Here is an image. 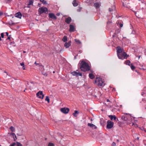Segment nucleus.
Listing matches in <instances>:
<instances>
[{"label":"nucleus","mask_w":146,"mask_h":146,"mask_svg":"<svg viewBox=\"0 0 146 146\" xmlns=\"http://www.w3.org/2000/svg\"><path fill=\"white\" fill-rule=\"evenodd\" d=\"M48 11L47 9L45 7H41L38 9V11L40 14L43 13H46Z\"/></svg>","instance_id":"obj_4"},{"label":"nucleus","mask_w":146,"mask_h":146,"mask_svg":"<svg viewBox=\"0 0 146 146\" xmlns=\"http://www.w3.org/2000/svg\"><path fill=\"white\" fill-rule=\"evenodd\" d=\"M142 100L143 101H144V100H145V99H143Z\"/></svg>","instance_id":"obj_55"},{"label":"nucleus","mask_w":146,"mask_h":146,"mask_svg":"<svg viewBox=\"0 0 146 146\" xmlns=\"http://www.w3.org/2000/svg\"><path fill=\"white\" fill-rule=\"evenodd\" d=\"M74 26L72 25H70V29L69 31L70 32H73L74 31Z\"/></svg>","instance_id":"obj_17"},{"label":"nucleus","mask_w":146,"mask_h":146,"mask_svg":"<svg viewBox=\"0 0 146 146\" xmlns=\"http://www.w3.org/2000/svg\"><path fill=\"white\" fill-rule=\"evenodd\" d=\"M141 49V51L144 52L145 53V48H140Z\"/></svg>","instance_id":"obj_33"},{"label":"nucleus","mask_w":146,"mask_h":146,"mask_svg":"<svg viewBox=\"0 0 146 146\" xmlns=\"http://www.w3.org/2000/svg\"><path fill=\"white\" fill-rule=\"evenodd\" d=\"M123 26V25L122 24H120V27H122Z\"/></svg>","instance_id":"obj_46"},{"label":"nucleus","mask_w":146,"mask_h":146,"mask_svg":"<svg viewBox=\"0 0 146 146\" xmlns=\"http://www.w3.org/2000/svg\"><path fill=\"white\" fill-rule=\"evenodd\" d=\"M71 45V41H69L68 42H66L64 44V46L66 48H68Z\"/></svg>","instance_id":"obj_15"},{"label":"nucleus","mask_w":146,"mask_h":146,"mask_svg":"<svg viewBox=\"0 0 146 146\" xmlns=\"http://www.w3.org/2000/svg\"><path fill=\"white\" fill-rule=\"evenodd\" d=\"M39 67H40V68H39V69L41 70L42 72L44 70V66H42L41 64Z\"/></svg>","instance_id":"obj_24"},{"label":"nucleus","mask_w":146,"mask_h":146,"mask_svg":"<svg viewBox=\"0 0 146 146\" xmlns=\"http://www.w3.org/2000/svg\"><path fill=\"white\" fill-rule=\"evenodd\" d=\"M23 70H25V66L24 65V66H23Z\"/></svg>","instance_id":"obj_47"},{"label":"nucleus","mask_w":146,"mask_h":146,"mask_svg":"<svg viewBox=\"0 0 146 146\" xmlns=\"http://www.w3.org/2000/svg\"><path fill=\"white\" fill-rule=\"evenodd\" d=\"M12 44H13V45H12L13 46H15V45L14 44L15 43H14V42H12L10 44L11 45H12Z\"/></svg>","instance_id":"obj_43"},{"label":"nucleus","mask_w":146,"mask_h":146,"mask_svg":"<svg viewBox=\"0 0 146 146\" xmlns=\"http://www.w3.org/2000/svg\"><path fill=\"white\" fill-rule=\"evenodd\" d=\"M125 63L126 64L129 66L130 64V61L129 60H126V61H125Z\"/></svg>","instance_id":"obj_29"},{"label":"nucleus","mask_w":146,"mask_h":146,"mask_svg":"<svg viewBox=\"0 0 146 146\" xmlns=\"http://www.w3.org/2000/svg\"><path fill=\"white\" fill-rule=\"evenodd\" d=\"M10 135L13 137L14 141H15L17 139V137L15 133H10Z\"/></svg>","instance_id":"obj_11"},{"label":"nucleus","mask_w":146,"mask_h":146,"mask_svg":"<svg viewBox=\"0 0 146 146\" xmlns=\"http://www.w3.org/2000/svg\"><path fill=\"white\" fill-rule=\"evenodd\" d=\"M117 55L118 54L123 52V50L121 49L120 46H117Z\"/></svg>","instance_id":"obj_10"},{"label":"nucleus","mask_w":146,"mask_h":146,"mask_svg":"<svg viewBox=\"0 0 146 146\" xmlns=\"http://www.w3.org/2000/svg\"><path fill=\"white\" fill-rule=\"evenodd\" d=\"M60 111L63 113H67L69 111V109L68 108H61Z\"/></svg>","instance_id":"obj_7"},{"label":"nucleus","mask_w":146,"mask_h":146,"mask_svg":"<svg viewBox=\"0 0 146 146\" xmlns=\"http://www.w3.org/2000/svg\"><path fill=\"white\" fill-rule=\"evenodd\" d=\"M62 40L64 42H66L67 41V37L66 36H64L63 37Z\"/></svg>","instance_id":"obj_25"},{"label":"nucleus","mask_w":146,"mask_h":146,"mask_svg":"<svg viewBox=\"0 0 146 146\" xmlns=\"http://www.w3.org/2000/svg\"><path fill=\"white\" fill-rule=\"evenodd\" d=\"M42 74L43 75L46 76L47 75V74L46 72H42Z\"/></svg>","instance_id":"obj_40"},{"label":"nucleus","mask_w":146,"mask_h":146,"mask_svg":"<svg viewBox=\"0 0 146 146\" xmlns=\"http://www.w3.org/2000/svg\"><path fill=\"white\" fill-rule=\"evenodd\" d=\"M117 55L119 59L122 60H123L124 59H127V57L129 56V55H127L126 52H125L118 54Z\"/></svg>","instance_id":"obj_3"},{"label":"nucleus","mask_w":146,"mask_h":146,"mask_svg":"<svg viewBox=\"0 0 146 146\" xmlns=\"http://www.w3.org/2000/svg\"><path fill=\"white\" fill-rule=\"evenodd\" d=\"M11 23L10 22V25H14L15 24V23H14L11 20Z\"/></svg>","instance_id":"obj_32"},{"label":"nucleus","mask_w":146,"mask_h":146,"mask_svg":"<svg viewBox=\"0 0 146 146\" xmlns=\"http://www.w3.org/2000/svg\"><path fill=\"white\" fill-rule=\"evenodd\" d=\"M125 7H127V8H129V7L127 6L126 5L125 6Z\"/></svg>","instance_id":"obj_51"},{"label":"nucleus","mask_w":146,"mask_h":146,"mask_svg":"<svg viewBox=\"0 0 146 146\" xmlns=\"http://www.w3.org/2000/svg\"><path fill=\"white\" fill-rule=\"evenodd\" d=\"M115 6L113 5V6L111 8H109V11L111 12L115 11Z\"/></svg>","instance_id":"obj_20"},{"label":"nucleus","mask_w":146,"mask_h":146,"mask_svg":"<svg viewBox=\"0 0 146 146\" xmlns=\"http://www.w3.org/2000/svg\"><path fill=\"white\" fill-rule=\"evenodd\" d=\"M74 59H76V56H75L74 57Z\"/></svg>","instance_id":"obj_59"},{"label":"nucleus","mask_w":146,"mask_h":146,"mask_svg":"<svg viewBox=\"0 0 146 146\" xmlns=\"http://www.w3.org/2000/svg\"><path fill=\"white\" fill-rule=\"evenodd\" d=\"M109 118L111 120H113V119L115 121L116 119V118L115 115H110L109 116Z\"/></svg>","instance_id":"obj_16"},{"label":"nucleus","mask_w":146,"mask_h":146,"mask_svg":"<svg viewBox=\"0 0 146 146\" xmlns=\"http://www.w3.org/2000/svg\"><path fill=\"white\" fill-rule=\"evenodd\" d=\"M79 113L78 111L75 110L74 111V113H73V115L75 117H77V114H78Z\"/></svg>","instance_id":"obj_23"},{"label":"nucleus","mask_w":146,"mask_h":146,"mask_svg":"<svg viewBox=\"0 0 146 146\" xmlns=\"http://www.w3.org/2000/svg\"><path fill=\"white\" fill-rule=\"evenodd\" d=\"M42 3H43L44 4H47L46 3V1L43 0V1L42 2Z\"/></svg>","instance_id":"obj_38"},{"label":"nucleus","mask_w":146,"mask_h":146,"mask_svg":"<svg viewBox=\"0 0 146 146\" xmlns=\"http://www.w3.org/2000/svg\"><path fill=\"white\" fill-rule=\"evenodd\" d=\"M11 17L12 18L14 17L12 15H11Z\"/></svg>","instance_id":"obj_49"},{"label":"nucleus","mask_w":146,"mask_h":146,"mask_svg":"<svg viewBox=\"0 0 146 146\" xmlns=\"http://www.w3.org/2000/svg\"><path fill=\"white\" fill-rule=\"evenodd\" d=\"M23 52V53H25L26 52V51H24Z\"/></svg>","instance_id":"obj_61"},{"label":"nucleus","mask_w":146,"mask_h":146,"mask_svg":"<svg viewBox=\"0 0 146 146\" xmlns=\"http://www.w3.org/2000/svg\"><path fill=\"white\" fill-rule=\"evenodd\" d=\"M88 126H89L93 129H96L97 128V127L95 125L92 123H88Z\"/></svg>","instance_id":"obj_13"},{"label":"nucleus","mask_w":146,"mask_h":146,"mask_svg":"<svg viewBox=\"0 0 146 146\" xmlns=\"http://www.w3.org/2000/svg\"><path fill=\"white\" fill-rule=\"evenodd\" d=\"M71 74L73 76H82V74L81 73L79 72H77L76 71H74L73 72H72L71 73Z\"/></svg>","instance_id":"obj_8"},{"label":"nucleus","mask_w":146,"mask_h":146,"mask_svg":"<svg viewBox=\"0 0 146 146\" xmlns=\"http://www.w3.org/2000/svg\"><path fill=\"white\" fill-rule=\"evenodd\" d=\"M119 32H120V31H119V32H118V33H119Z\"/></svg>","instance_id":"obj_64"},{"label":"nucleus","mask_w":146,"mask_h":146,"mask_svg":"<svg viewBox=\"0 0 146 146\" xmlns=\"http://www.w3.org/2000/svg\"><path fill=\"white\" fill-rule=\"evenodd\" d=\"M121 119L124 120L126 121L127 120V116H122L121 118Z\"/></svg>","instance_id":"obj_27"},{"label":"nucleus","mask_w":146,"mask_h":146,"mask_svg":"<svg viewBox=\"0 0 146 146\" xmlns=\"http://www.w3.org/2000/svg\"><path fill=\"white\" fill-rule=\"evenodd\" d=\"M95 82L98 86H103L105 85L104 82L99 78H96Z\"/></svg>","instance_id":"obj_2"},{"label":"nucleus","mask_w":146,"mask_h":146,"mask_svg":"<svg viewBox=\"0 0 146 146\" xmlns=\"http://www.w3.org/2000/svg\"><path fill=\"white\" fill-rule=\"evenodd\" d=\"M72 4L73 5L74 7H76L78 5V3L76 0H74L73 1Z\"/></svg>","instance_id":"obj_18"},{"label":"nucleus","mask_w":146,"mask_h":146,"mask_svg":"<svg viewBox=\"0 0 146 146\" xmlns=\"http://www.w3.org/2000/svg\"><path fill=\"white\" fill-rule=\"evenodd\" d=\"M89 78L92 79H93L95 78V76L92 73H90L89 75Z\"/></svg>","instance_id":"obj_22"},{"label":"nucleus","mask_w":146,"mask_h":146,"mask_svg":"<svg viewBox=\"0 0 146 146\" xmlns=\"http://www.w3.org/2000/svg\"><path fill=\"white\" fill-rule=\"evenodd\" d=\"M117 142H119V140H118V139L117 140Z\"/></svg>","instance_id":"obj_60"},{"label":"nucleus","mask_w":146,"mask_h":146,"mask_svg":"<svg viewBox=\"0 0 146 146\" xmlns=\"http://www.w3.org/2000/svg\"><path fill=\"white\" fill-rule=\"evenodd\" d=\"M131 68L132 70H133L135 68V67L133 66L132 64H131Z\"/></svg>","instance_id":"obj_34"},{"label":"nucleus","mask_w":146,"mask_h":146,"mask_svg":"<svg viewBox=\"0 0 146 146\" xmlns=\"http://www.w3.org/2000/svg\"><path fill=\"white\" fill-rule=\"evenodd\" d=\"M49 17L53 19H55L57 18L55 16V15L52 13H49Z\"/></svg>","instance_id":"obj_9"},{"label":"nucleus","mask_w":146,"mask_h":146,"mask_svg":"<svg viewBox=\"0 0 146 146\" xmlns=\"http://www.w3.org/2000/svg\"><path fill=\"white\" fill-rule=\"evenodd\" d=\"M140 57H141V56L140 55L139 56V57H138L139 59V58H140Z\"/></svg>","instance_id":"obj_52"},{"label":"nucleus","mask_w":146,"mask_h":146,"mask_svg":"<svg viewBox=\"0 0 146 146\" xmlns=\"http://www.w3.org/2000/svg\"><path fill=\"white\" fill-rule=\"evenodd\" d=\"M113 125V123L110 120H108L107 122V128L108 129H111Z\"/></svg>","instance_id":"obj_5"},{"label":"nucleus","mask_w":146,"mask_h":146,"mask_svg":"<svg viewBox=\"0 0 146 146\" xmlns=\"http://www.w3.org/2000/svg\"><path fill=\"white\" fill-rule=\"evenodd\" d=\"M141 3H143V1H141Z\"/></svg>","instance_id":"obj_62"},{"label":"nucleus","mask_w":146,"mask_h":146,"mask_svg":"<svg viewBox=\"0 0 146 146\" xmlns=\"http://www.w3.org/2000/svg\"><path fill=\"white\" fill-rule=\"evenodd\" d=\"M45 100L47 101L48 103L50 102V99L48 96H46Z\"/></svg>","instance_id":"obj_31"},{"label":"nucleus","mask_w":146,"mask_h":146,"mask_svg":"<svg viewBox=\"0 0 146 146\" xmlns=\"http://www.w3.org/2000/svg\"><path fill=\"white\" fill-rule=\"evenodd\" d=\"M17 146H22V145L19 142L17 143Z\"/></svg>","instance_id":"obj_39"},{"label":"nucleus","mask_w":146,"mask_h":146,"mask_svg":"<svg viewBox=\"0 0 146 146\" xmlns=\"http://www.w3.org/2000/svg\"><path fill=\"white\" fill-rule=\"evenodd\" d=\"M141 95L143 96H144V95L146 96V88H144L143 92L141 93Z\"/></svg>","instance_id":"obj_26"},{"label":"nucleus","mask_w":146,"mask_h":146,"mask_svg":"<svg viewBox=\"0 0 146 146\" xmlns=\"http://www.w3.org/2000/svg\"><path fill=\"white\" fill-rule=\"evenodd\" d=\"M35 64H36V66H38V67H39V66H40V65H41V64H40L39 63H37L36 62H35Z\"/></svg>","instance_id":"obj_35"},{"label":"nucleus","mask_w":146,"mask_h":146,"mask_svg":"<svg viewBox=\"0 0 146 146\" xmlns=\"http://www.w3.org/2000/svg\"><path fill=\"white\" fill-rule=\"evenodd\" d=\"M10 130L11 131V133H13L15 131V128L12 126H11L10 127Z\"/></svg>","instance_id":"obj_21"},{"label":"nucleus","mask_w":146,"mask_h":146,"mask_svg":"<svg viewBox=\"0 0 146 146\" xmlns=\"http://www.w3.org/2000/svg\"><path fill=\"white\" fill-rule=\"evenodd\" d=\"M134 125V123H133L132 124V125L133 126V125Z\"/></svg>","instance_id":"obj_63"},{"label":"nucleus","mask_w":146,"mask_h":146,"mask_svg":"<svg viewBox=\"0 0 146 146\" xmlns=\"http://www.w3.org/2000/svg\"><path fill=\"white\" fill-rule=\"evenodd\" d=\"M22 17V15L20 12H18L15 14V18L17 17L20 19Z\"/></svg>","instance_id":"obj_14"},{"label":"nucleus","mask_w":146,"mask_h":146,"mask_svg":"<svg viewBox=\"0 0 146 146\" xmlns=\"http://www.w3.org/2000/svg\"><path fill=\"white\" fill-rule=\"evenodd\" d=\"M123 5L124 7H125V6H126V5H124V3H123Z\"/></svg>","instance_id":"obj_48"},{"label":"nucleus","mask_w":146,"mask_h":146,"mask_svg":"<svg viewBox=\"0 0 146 146\" xmlns=\"http://www.w3.org/2000/svg\"><path fill=\"white\" fill-rule=\"evenodd\" d=\"M6 36H8L7 38V40L8 39H9V36H8L9 33L8 32H6Z\"/></svg>","instance_id":"obj_36"},{"label":"nucleus","mask_w":146,"mask_h":146,"mask_svg":"<svg viewBox=\"0 0 146 146\" xmlns=\"http://www.w3.org/2000/svg\"><path fill=\"white\" fill-rule=\"evenodd\" d=\"M16 143H14L13 144L11 145V146H15V145Z\"/></svg>","instance_id":"obj_45"},{"label":"nucleus","mask_w":146,"mask_h":146,"mask_svg":"<svg viewBox=\"0 0 146 146\" xmlns=\"http://www.w3.org/2000/svg\"><path fill=\"white\" fill-rule=\"evenodd\" d=\"M10 38V40H11V38L10 37V38Z\"/></svg>","instance_id":"obj_54"},{"label":"nucleus","mask_w":146,"mask_h":146,"mask_svg":"<svg viewBox=\"0 0 146 146\" xmlns=\"http://www.w3.org/2000/svg\"><path fill=\"white\" fill-rule=\"evenodd\" d=\"M94 6L96 7V9H98L100 7V4L97 2L95 3L94 4Z\"/></svg>","instance_id":"obj_19"},{"label":"nucleus","mask_w":146,"mask_h":146,"mask_svg":"<svg viewBox=\"0 0 146 146\" xmlns=\"http://www.w3.org/2000/svg\"><path fill=\"white\" fill-rule=\"evenodd\" d=\"M2 15V13H0V16L1 15Z\"/></svg>","instance_id":"obj_56"},{"label":"nucleus","mask_w":146,"mask_h":146,"mask_svg":"<svg viewBox=\"0 0 146 146\" xmlns=\"http://www.w3.org/2000/svg\"><path fill=\"white\" fill-rule=\"evenodd\" d=\"M36 96L39 98L41 99H43L44 97V95L43 94L42 92L40 91L37 93Z\"/></svg>","instance_id":"obj_6"},{"label":"nucleus","mask_w":146,"mask_h":146,"mask_svg":"<svg viewBox=\"0 0 146 146\" xmlns=\"http://www.w3.org/2000/svg\"><path fill=\"white\" fill-rule=\"evenodd\" d=\"M72 20L71 18L70 17H68L65 20V22L66 23L68 24H69Z\"/></svg>","instance_id":"obj_12"},{"label":"nucleus","mask_w":146,"mask_h":146,"mask_svg":"<svg viewBox=\"0 0 146 146\" xmlns=\"http://www.w3.org/2000/svg\"><path fill=\"white\" fill-rule=\"evenodd\" d=\"M33 3V2L32 0H29V2L28 4L29 5H32Z\"/></svg>","instance_id":"obj_30"},{"label":"nucleus","mask_w":146,"mask_h":146,"mask_svg":"<svg viewBox=\"0 0 146 146\" xmlns=\"http://www.w3.org/2000/svg\"><path fill=\"white\" fill-rule=\"evenodd\" d=\"M80 68L81 70L84 72L88 71L90 70V67L88 64L84 61H82L80 64Z\"/></svg>","instance_id":"obj_1"},{"label":"nucleus","mask_w":146,"mask_h":146,"mask_svg":"<svg viewBox=\"0 0 146 146\" xmlns=\"http://www.w3.org/2000/svg\"><path fill=\"white\" fill-rule=\"evenodd\" d=\"M112 145V146H115L116 145L115 143L114 142H113Z\"/></svg>","instance_id":"obj_42"},{"label":"nucleus","mask_w":146,"mask_h":146,"mask_svg":"<svg viewBox=\"0 0 146 146\" xmlns=\"http://www.w3.org/2000/svg\"><path fill=\"white\" fill-rule=\"evenodd\" d=\"M39 0L40 1V2H42L44 0Z\"/></svg>","instance_id":"obj_50"},{"label":"nucleus","mask_w":146,"mask_h":146,"mask_svg":"<svg viewBox=\"0 0 146 146\" xmlns=\"http://www.w3.org/2000/svg\"><path fill=\"white\" fill-rule=\"evenodd\" d=\"M54 145L52 143H49L48 145V146H54Z\"/></svg>","instance_id":"obj_37"},{"label":"nucleus","mask_w":146,"mask_h":146,"mask_svg":"<svg viewBox=\"0 0 146 146\" xmlns=\"http://www.w3.org/2000/svg\"><path fill=\"white\" fill-rule=\"evenodd\" d=\"M1 37L2 38H4V34L3 33H1Z\"/></svg>","instance_id":"obj_44"},{"label":"nucleus","mask_w":146,"mask_h":146,"mask_svg":"<svg viewBox=\"0 0 146 146\" xmlns=\"http://www.w3.org/2000/svg\"><path fill=\"white\" fill-rule=\"evenodd\" d=\"M1 40V36H0V40Z\"/></svg>","instance_id":"obj_57"},{"label":"nucleus","mask_w":146,"mask_h":146,"mask_svg":"<svg viewBox=\"0 0 146 146\" xmlns=\"http://www.w3.org/2000/svg\"><path fill=\"white\" fill-rule=\"evenodd\" d=\"M74 40L77 43V44H80L81 43V42L79 40L77 39H75Z\"/></svg>","instance_id":"obj_28"},{"label":"nucleus","mask_w":146,"mask_h":146,"mask_svg":"<svg viewBox=\"0 0 146 146\" xmlns=\"http://www.w3.org/2000/svg\"><path fill=\"white\" fill-rule=\"evenodd\" d=\"M20 64L21 66H23L24 65V63L23 62H22V63H21Z\"/></svg>","instance_id":"obj_41"},{"label":"nucleus","mask_w":146,"mask_h":146,"mask_svg":"<svg viewBox=\"0 0 146 146\" xmlns=\"http://www.w3.org/2000/svg\"><path fill=\"white\" fill-rule=\"evenodd\" d=\"M109 101H109V100L108 99H107V102H109Z\"/></svg>","instance_id":"obj_53"},{"label":"nucleus","mask_w":146,"mask_h":146,"mask_svg":"<svg viewBox=\"0 0 146 146\" xmlns=\"http://www.w3.org/2000/svg\"><path fill=\"white\" fill-rule=\"evenodd\" d=\"M91 72H92V73H93V71H92V70H91Z\"/></svg>","instance_id":"obj_58"}]
</instances>
